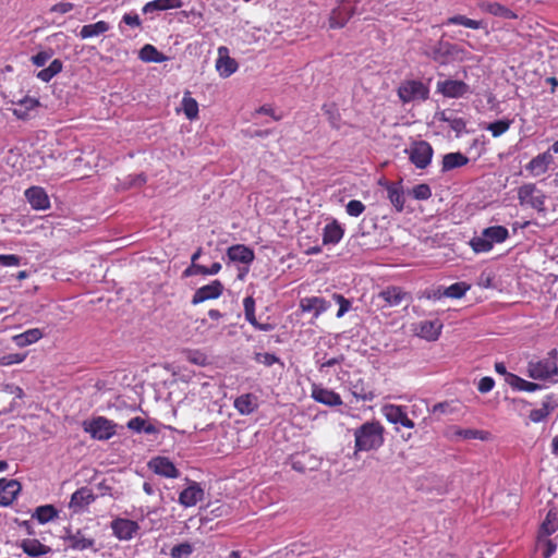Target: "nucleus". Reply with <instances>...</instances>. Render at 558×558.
<instances>
[{
    "instance_id": "nucleus-1",
    "label": "nucleus",
    "mask_w": 558,
    "mask_h": 558,
    "mask_svg": "<svg viewBox=\"0 0 558 558\" xmlns=\"http://www.w3.org/2000/svg\"><path fill=\"white\" fill-rule=\"evenodd\" d=\"M385 427L379 421H368L354 429L355 452L377 450L384 444Z\"/></svg>"
},
{
    "instance_id": "nucleus-2",
    "label": "nucleus",
    "mask_w": 558,
    "mask_h": 558,
    "mask_svg": "<svg viewBox=\"0 0 558 558\" xmlns=\"http://www.w3.org/2000/svg\"><path fill=\"white\" fill-rule=\"evenodd\" d=\"M509 238V231L504 226L485 228L480 235L473 236L469 244L474 253H488L495 244L504 243Z\"/></svg>"
},
{
    "instance_id": "nucleus-3",
    "label": "nucleus",
    "mask_w": 558,
    "mask_h": 558,
    "mask_svg": "<svg viewBox=\"0 0 558 558\" xmlns=\"http://www.w3.org/2000/svg\"><path fill=\"white\" fill-rule=\"evenodd\" d=\"M82 426L85 433L97 440H108L118 435L119 429H123V426L117 424L114 421L100 415L85 420Z\"/></svg>"
},
{
    "instance_id": "nucleus-4",
    "label": "nucleus",
    "mask_w": 558,
    "mask_h": 558,
    "mask_svg": "<svg viewBox=\"0 0 558 558\" xmlns=\"http://www.w3.org/2000/svg\"><path fill=\"white\" fill-rule=\"evenodd\" d=\"M469 57L470 52L462 46L444 40L438 41L430 53V58L440 64L451 61L462 62L469 60Z\"/></svg>"
},
{
    "instance_id": "nucleus-5",
    "label": "nucleus",
    "mask_w": 558,
    "mask_h": 558,
    "mask_svg": "<svg viewBox=\"0 0 558 558\" xmlns=\"http://www.w3.org/2000/svg\"><path fill=\"white\" fill-rule=\"evenodd\" d=\"M518 199L521 207H529L538 213L546 211V195L535 183H524L519 186Z\"/></svg>"
},
{
    "instance_id": "nucleus-6",
    "label": "nucleus",
    "mask_w": 558,
    "mask_h": 558,
    "mask_svg": "<svg viewBox=\"0 0 558 558\" xmlns=\"http://www.w3.org/2000/svg\"><path fill=\"white\" fill-rule=\"evenodd\" d=\"M527 373L531 378L537 380H545L558 375L556 350H553L548 357L536 362L531 361L527 365Z\"/></svg>"
},
{
    "instance_id": "nucleus-7",
    "label": "nucleus",
    "mask_w": 558,
    "mask_h": 558,
    "mask_svg": "<svg viewBox=\"0 0 558 558\" xmlns=\"http://www.w3.org/2000/svg\"><path fill=\"white\" fill-rule=\"evenodd\" d=\"M404 153L417 169H425L432 162L434 149L426 141H415L404 150Z\"/></svg>"
},
{
    "instance_id": "nucleus-8",
    "label": "nucleus",
    "mask_w": 558,
    "mask_h": 558,
    "mask_svg": "<svg viewBox=\"0 0 558 558\" xmlns=\"http://www.w3.org/2000/svg\"><path fill=\"white\" fill-rule=\"evenodd\" d=\"M380 308L399 306L403 301H410L411 295L402 288L389 286L379 291L375 298Z\"/></svg>"
},
{
    "instance_id": "nucleus-9",
    "label": "nucleus",
    "mask_w": 558,
    "mask_h": 558,
    "mask_svg": "<svg viewBox=\"0 0 558 558\" xmlns=\"http://www.w3.org/2000/svg\"><path fill=\"white\" fill-rule=\"evenodd\" d=\"M429 89L425 84L417 80H408L398 87V96L402 102H411L416 99L426 100Z\"/></svg>"
},
{
    "instance_id": "nucleus-10",
    "label": "nucleus",
    "mask_w": 558,
    "mask_h": 558,
    "mask_svg": "<svg viewBox=\"0 0 558 558\" xmlns=\"http://www.w3.org/2000/svg\"><path fill=\"white\" fill-rule=\"evenodd\" d=\"M7 104H11L14 106L13 108H9L12 111L13 116L19 120H29L33 117V112L40 107V101L36 97H31L28 95L20 98V99H10Z\"/></svg>"
},
{
    "instance_id": "nucleus-11",
    "label": "nucleus",
    "mask_w": 558,
    "mask_h": 558,
    "mask_svg": "<svg viewBox=\"0 0 558 558\" xmlns=\"http://www.w3.org/2000/svg\"><path fill=\"white\" fill-rule=\"evenodd\" d=\"M349 389L357 401H372L375 398L371 385L359 372L354 373L349 380Z\"/></svg>"
},
{
    "instance_id": "nucleus-12",
    "label": "nucleus",
    "mask_w": 558,
    "mask_h": 558,
    "mask_svg": "<svg viewBox=\"0 0 558 558\" xmlns=\"http://www.w3.org/2000/svg\"><path fill=\"white\" fill-rule=\"evenodd\" d=\"M554 163V156L551 154V151L549 150V148L544 151V153H541L538 155H536L535 157H533L530 162H527L525 165V170L526 172L529 173V175L531 177H541L543 174H545L550 165Z\"/></svg>"
},
{
    "instance_id": "nucleus-13",
    "label": "nucleus",
    "mask_w": 558,
    "mask_h": 558,
    "mask_svg": "<svg viewBox=\"0 0 558 558\" xmlns=\"http://www.w3.org/2000/svg\"><path fill=\"white\" fill-rule=\"evenodd\" d=\"M436 87L437 92L447 98H461L470 90L466 83L458 80L439 81Z\"/></svg>"
},
{
    "instance_id": "nucleus-14",
    "label": "nucleus",
    "mask_w": 558,
    "mask_h": 558,
    "mask_svg": "<svg viewBox=\"0 0 558 558\" xmlns=\"http://www.w3.org/2000/svg\"><path fill=\"white\" fill-rule=\"evenodd\" d=\"M223 292V284L220 280H214L208 284L198 288L193 296L191 303L197 305L208 300L218 299Z\"/></svg>"
},
{
    "instance_id": "nucleus-15",
    "label": "nucleus",
    "mask_w": 558,
    "mask_h": 558,
    "mask_svg": "<svg viewBox=\"0 0 558 558\" xmlns=\"http://www.w3.org/2000/svg\"><path fill=\"white\" fill-rule=\"evenodd\" d=\"M354 13V7L349 3V0H342L341 4L335 8L330 13L329 27L342 28Z\"/></svg>"
},
{
    "instance_id": "nucleus-16",
    "label": "nucleus",
    "mask_w": 558,
    "mask_h": 558,
    "mask_svg": "<svg viewBox=\"0 0 558 558\" xmlns=\"http://www.w3.org/2000/svg\"><path fill=\"white\" fill-rule=\"evenodd\" d=\"M311 397L316 402L328 407H339L342 404V399L338 392L327 389L318 384H312Z\"/></svg>"
},
{
    "instance_id": "nucleus-17",
    "label": "nucleus",
    "mask_w": 558,
    "mask_h": 558,
    "mask_svg": "<svg viewBox=\"0 0 558 558\" xmlns=\"http://www.w3.org/2000/svg\"><path fill=\"white\" fill-rule=\"evenodd\" d=\"M381 412L389 423L400 424L407 428L414 427V422L409 418L402 405L386 404L383 407Z\"/></svg>"
},
{
    "instance_id": "nucleus-18",
    "label": "nucleus",
    "mask_w": 558,
    "mask_h": 558,
    "mask_svg": "<svg viewBox=\"0 0 558 558\" xmlns=\"http://www.w3.org/2000/svg\"><path fill=\"white\" fill-rule=\"evenodd\" d=\"M111 529L116 537L129 541L137 533L140 526L136 521L118 518L111 522Z\"/></svg>"
},
{
    "instance_id": "nucleus-19",
    "label": "nucleus",
    "mask_w": 558,
    "mask_h": 558,
    "mask_svg": "<svg viewBox=\"0 0 558 558\" xmlns=\"http://www.w3.org/2000/svg\"><path fill=\"white\" fill-rule=\"evenodd\" d=\"M25 198L35 210H47L50 208V199L46 191L40 186H31L25 193Z\"/></svg>"
},
{
    "instance_id": "nucleus-20",
    "label": "nucleus",
    "mask_w": 558,
    "mask_h": 558,
    "mask_svg": "<svg viewBox=\"0 0 558 558\" xmlns=\"http://www.w3.org/2000/svg\"><path fill=\"white\" fill-rule=\"evenodd\" d=\"M95 499L96 496L93 494L90 488L82 487L72 494L69 507L73 512H81L88 505L95 501Z\"/></svg>"
},
{
    "instance_id": "nucleus-21",
    "label": "nucleus",
    "mask_w": 558,
    "mask_h": 558,
    "mask_svg": "<svg viewBox=\"0 0 558 558\" xmlns=\"http://www.w3.org/2000/svg\"><path fill=\"white\" fill-rule=\"evenodd\" d=\"M148 465L156 474L170 478H175L179 476V471L167 457L156 456L148 462Z\"/></svg>"
},
{
    "instance_id": "nucleus-22",
    "label": "nucleus",
    "mask_w": 558,
    "mask_h": 558,
    "mask_svg": "<svg viewBox=\"0 0 558 558\" xmlns=\"http://www.w3.org/2000/svg\"><path fill=\"white\" fill-rule=\"evenodd\" d=\"M0 482V506L8 507L21 492V484L16 480L1 478Z\"/></svg>"
},
{
    "instance_id": "nucleus-23",
    "label": "nucleus",
    "mask_w": 558,
    "mask_h": 558,
    "mask_svg": "<svg viewBox=\"0 0 558 558\" xmlns=\"http://www.w3.org/2000/svg\"><path fill=\"white\" fill-rule=\"evenodd\" d=\"M204 489L196 482H192L179 495V502L189 508L195 506L198 501L204 499Z\"/></svg>"
},
{
    "instance_id": "nucleus-24",
    "label": "nucleus",
    "mask_w": 558,
    "mask_h": 558,
    "mask_svg": "<svg viewBox=\"0 0 558 558\" xmlns=\"http://www.w3.org/2000/svg\"><path fill=\"white\" fill-rule=\"evenodd\" d=\"M330 307V303L324 298L306 296L300 300V308L303 313L313 312L314 317H318Z\"/></svg>"
},
{
    "instance_id": "nucleus-25",
    "label": "nucleus",
    "mask_w": 558,
    "mask_h": 558,
    "mask_svg": "<svg viewBox=\"0 0 558 558\" xmlns=\"http://www.w3.org/2000/svg\"><path fill=\"white\" fill-rule=\"evenodd\" d=\"M216 69L222 77H229L238 70V63L229 57L227 47H219Z\"/></svg>"
},
{
    "instance_id": "nucleus-26",
    "label": "nucleus",
    "mask_w": 558,
    "mask_h": 558,
    "mask_svg": "<svg viewBox=\"0 0 558 558\" xmlns=\"http://www.w3.org/2000/svg\"><path fill=\"white\" fill-rule=\"evenodd\" d=\"M291 466L299 473L315 471L319 468L322 459L318 456H291Z\"/></svg>"
},
{
    "instance_id": "nucleus-27",
    "label": "nucleus",
    "mask_w": 558,
    "mask_h": 558,
    "mask_svg": "<svg viewBox=\"0 0 558 558\" xmlns=\"http://www.w3.org/2000/svg\"><path fill=\"white\" fill-rule=\"evenodd\" d=\"M451 437L462 440L480 439L482 441H488L492 440L493 435L484 429L460 428L454 426L451 428Z\"/></svg>"
},
{
    "instance_id": "nucleus-28",
    "label": "nucleus",
    "mask_w": 558,
    "mask_h": 558,
    "mask_svg": "<svg viewBox=\"0 0 558 558\" xmlns=\"http://www.w3.org/2000/svg\"><path fill=\"white\" fill-rule=\"evenodd\" d=\"M442 329V324L438 320H423L416 327V333L418 337L428 341H435L439 338Z\"/></svg>"
},
{
    "instance_id": "nucleus-29",
    "label": "nucleus",
    "mask_w": 558,
    "mask_h": 558,
    "mask_svg": "<svg viewBox=\"0 0 558 558\" xmlns=\"http://www.w3.org/2000/svg\"><path fill=\"white\" fill-rule=\"evenodd\" d=\"M245 319L257 330L270 331L274 325L269 323H259L255 316V300L253 296H246L243 300Z\"/></svg>"
},
{
    "instance_id": "nucleus-30",
    "label": "nucleus",
    "mask_w": 558,
    "mask_h": 558,
    "mask_svg": "<svg viewBox=\"0 0 558 558\" xmlns=\"http://www.w3.org/2000/svg\"><path fill=\"white\" fill-rule=\"evenodd\" d=\"M478 8L482 12L492 14L494 16L504 17L507 20H514L518 15L509 8L500 4L499 2L481 1Z\"/></svg>"
},
{
    "instance_id": "nucleus-31",
    "label": "nucleus",
    "mask_w": 558,
    "mask_h": 558,
    "mask_svg": "<svg viewBox=\"0 0 558 558\" xmlns=\"http://www.w3.org/2000/svg\"><path fill=\"white\" fill-rule=\"evenodd\" d=\"M344 235V229L342 226L333 219L331 222L327 223L323 229V244H338Z\"/></svg>"
},
{
    "instance_id": "nucleus-32",
    "label": "nucleus",
    "mask_w": 558,
    "mask_h": 558,
    "mask_svg": "<svg viewBox=\"0 0 558 558\" xmlns=\"http://www.w3.org/2000/svg\"><path fill=\"white\" fill-rule=\"evenodd\" d=\"M227 255L230 260L240 262L243 264H251L255 258L254 251L243 244H235L230 246L227 251Z\"/></svg>"
},
{
    "instance_id": "nucleus-33",
    "label": "nucleus",
    "mask_w": 558,
    "mask_h": 558,
    "mask_svg": "<svg viewBox=\"0 0 558 558\" xmlns=\"http://www.w3.org/2000/svg\"><path fill=\"white\" fill-rule=\"evenodd\" d=\"M385 186H386L388 198H389L390 203L392 204V206L396 208V210L398 213H401L404 208V203H405L404 192H403V187H402L401 183L387 182L385 184Z\"/></svg>"
},
{
    "instance_id": "nucleus-34",
    "label": "nucleus",
    "mask_w": 558,
    "mask_h": 558,
    "mask_svg": "<svg viewBox=\"0 0 558 558\" xmlns=\"http://www.w3.org/2000/svg\"><path fill=\"white\" fill-rule=\"evenodd\" d=\"M20 547L29 557H40L51 551V548L44 545L36 538H26L20 543Z\"/></svg>"
},
{
    "instance_id": "nucleus-35",
    "label": "nucleus",
    "mask_w": 558,
    "mask_h": 558,
    "mask_svg": "<svg viewBox=\"0 0 558 558\" xmlns=\"http://www.w3.org/2000/svg\"><path fill=\"white\" fill-rule=\"evenodd\" d=\"M257 398L253 393H244L234 400V408L242 414H252L257 409Z\"/></svg>"
},
{
    "instance_id": "nucleus-36",
    "label": "nucleus",
    "mask_w": 558,
    "mask_h": 558,
    "mask_svg": "<svg viewBox=\"0 0 558 558\" xmlns=\"http://www.w3.org/2000/svg\"><path fill=\"white\" fill-rule=\"evenodd\" d=\"M44 337V332L39 328L27 329L26 331L15 335L13 341L20 348L31 345Z\"/></svg>"
},
{
    "instance_id": "nucleus-37",
    "label": "nucleus",
    "mask_w": 558,
    "mask_h": 558,
    "mask_svg": "<svg viewBox=\"0 0 558 558\" xmlns=\"http://www.w3.org/2000/svg\"><path fill=\"white\" fill-rule=\"evenodd\" d=\"M126 426L129 429H131L134 433H145L147 435H153L158 433L157 427L150 423L149 421H146L145 418L141 416L132 417Z\"/></svg>"
},
{
    "instance_id": "nucleus-38",
    "label": "nucleus",
    "mask_w": 558,
    "mask_h": 558,
    "mask_svg": "<svg viewBox=\"0 0 558 558\" xmlns=\"http://www.w3.org/2000/svg\"><path fill=\"white\" fill-rule=\"evenodd\" d=\"M110 29V25L106 21H98L94 24H87L82 26L80 31V37L82 39H87L92 37H97L99 35L105 34Z\"/></svg>"
},
{
    "instance_id": "nucleus-39",
    "label": "nucleus",
    "mask_w": 558,
    "mask_h": 558,
    "mask_svg": "<svg viewBox=\"0 0 558 558\" xmlns=\"http://www.w3.org/2000/svg\"><path fill=\"white\" fill-rule=\"evenodd\" d=\"M183 5L182 0H153L143 7L144 13L153 11H166L170 9H180Z\"/></svg>"
},
{
    "instance_id": "nucleus-40",
    "label": "nucleus",
    "mask_w": 558,
    "mask_h": 558,
    "mask_svg": "<svg viewBox=\"0 0 558 558\" xmlns=\"http://www.w3.org/2000/svg\"><path fill=\"white\" fill-rule=\"evenodd\" d=\"M506 383L513 389L519 391L534 392L541 389V385L532 381H527L515 374L508 375Z\"/></svg>"
},
{
    "instance_id": "nucleus-41",
    "label": "nucleus",
    "mask_w": 558,
    "mask_h": 558,
    "mask_svg": "<svg viewBox=\"0 0 558 558\" xmlns=\"http://www.w3.org/2000/svg\"><path fill=\"white\" fill-rule=\"evenodd\" d=\"M191 95L192 94L190 90L184 92V95H183V98L181 101V107H182L183 113L186 117V119H189L190 121H193L198 118L199 110H198V102Z\"/></svg>"
},
{
    "instance_id": "nucleus-42",
    "label": "nucleus",
    "mask_w": 558,
    "mask_h": 558,
    "mask_svg": "<svg viewBox=\"0 0 558 558\" xmlns=\"http://www.w3.org/2000/svg\"><path fill=\"white\" fill-rule=\"evenodd\" d=\"M70 542V547L75 550H84L94 546L95 541L93 538H86L84 535L77 531L76 533H72L71 531H66V536L64 537Z\"/></svg>"
},
{
    "instance_id": "nucleus-43",
    "label": "nucleus",
    "mask_w": 558,
    "mask_h": 558,
    "mask_svg": "<svg viewBox=\"0 0 558 558\" xmlns=\"http://www.w3.org/2000/svg\"><path fill=\"white\" fill-rule=\"evenodd\" d=\"M469 158L460 151L446 154L442 158V171H449L465 166Z\"/></svg>"
},
{
    "instance_id": "nucleus-44",
    "label": "nucleus",
    "mask_w": 558,
    "mask_h": 558,
    "mask_svg": "<svg viewBox=\"0 0 558 558\" xmlns=\"http://www.w3.org/2000/svg\"><path fill=\"white\" fill-rule=\"evenodd\" d=\"M58 517V510L52 505L39 506L32 514L40 524H46Z\"/></svg>"
},
{
    "instance_id": "nucleus-45",
    "label": "nucleus",
    "mask_w": 558,
    "mask_h": 558,
    "mask_svg": "<svg viewBox=\"0 0 558 558\" xmlns=\"http://www.w3.org/2000/svg\"><path fill=\"white\" fill-rule=\"evenodd\" d=\"M140 59L144 62L161 63L167 60V57L155 46L147 44L140 50Z\"/></svg>"
},
{
    "instance_id": "nucleus-46",
    "label": "nucleus",
    "mask_w": 558,
    "mask_h": 558,
    "mask_svg": "<svg viewBox=\"0 0 558 558\" xmlns=\"http://www.w3.org/2000/svg\"><path fill=\"white\" fill-rule=\"evenodd\" d=\"M63 69V63L61 60L59 59H54L47 68L40 70L38 73H37V77L45 82V83H48L49 81H51L57 74H59Z\"/></svg>"
},
{
    "instance_id": "nucleus-47",
    "label": "nucleus",
    "mask_w": 558,
    "mask_h": 558,
    "mask_svg": "<svg viewBox=\"0 0 558 558\" xmlns=\"http://www.w3.org/2000/svg\"><path fill=\"white\" fill-rule=\"evenodd\" d=\"M220 270H221V264L216 262V263H213L209 267H206L204 265L190 266L184 271V274L186 276H192V275L210 276V275L218 274Z\"/></svg>"
},
{
    "instance_id": "nucleus-48",
    "label": "nucleus",
    "mask_w": 558,
    "mask_h": 558,
    "mask_svg": "<svg viewBox=\"0 0 558 558\" xmlns=\"http://www.w3.org/2000/svg\"><path fill=\"white\" fill-rule=\"evenodd\" d=\"M541 530L545 535H551L558 530V511L550 509L544 522L541 525Z\"/></svg>"
},
{
    "instance_id": "nucleus-49",
    "label": "nucleus",
    "mask_w": 558,
    "mask_h": 558,
    "mask_svg": "<svg viewBox=\"0 0 558 558\" xmlns=\"http://www.w3.org/2000/svg\"><path fill=\"white\" fill-rule=\"evenodd\" d=\"M445 25H462L471 29H478L482 27V22L459 14L447 19Z\"/></svg>"
},
{
    "instance_id": "nucleus-50",
    "label": "nucleus",
    "mask_w": 558,
    "mask_h": 558,
    "mask_svg": "<svg viewBox=\"0 0 558 558\" xmlns=\"http://www.w3.org/2000/svg\"><path fill=\"white\" fill-rule=\"evenodd\" d=\"M512 122L510 119L497 120L487 124L486 130L492 133L493 137H499L510 129Z\"/></svg>"
},
{
    "instance_id": "nucleus-51",
    "label": "nucleus",
    "mask_w": 558,
    "mask_h": 558,
    "mask_svg": "<svg viewBox=\"0 0 558 558\" xmlns=\"http://www.w3.org/2000/svg\"><path fill=\"white\" fill-rule=\"evenodd\" d=\"M441 120L447 122L451 130H453L459 136L461 133L466 131V121L460 117H448L442 113Z\"/></svg>"
},
{
    "instance_id": "nucleus-52",
    "label": "nucleus",
    "mask_w": 558,
    "mask_h": 558,
    "mask_svg": "<svg viewBox=\"0 0 558 558\" xmlns=\"http://www.w3.org/2000/svg\"><path fill=\"white\" fill-rule=\"evenodd\" d=\"M469 286L464 282H456L444 289L442 294L451 299H461L468 291Z\"/></svg>"
},
{
    "instance_id": "nucleus-53",
    "label": "nucleus",
    "mask_w": 558,
    "mask_h": 558,
    "mask_svg": "<svg viewBox=\"0 0 558 558\" xmlns=\"http://www.w3.org/2000/svg\"><path fill=\"white\" fill-rule=\"evenodd\" d=\"M193 553V546L189 542L180 543L172 547L171 558H189Z\"/></svg>"
},
{
    "instance_id": "nucleus-54",
    "label": "nucleus",
    "mask_w": 558,
    "mask_h": 558,
    "mask_svg": "<svg viewBox=\"0 0 558 558\" xmlns=\"http://www.w3.org/2000/svg\"><path fill=\"white\" fill-rule=\"evenodd\" d=\"M323 110H324L325 114L328 117V121H329L331 128L339 130L341 117H340V113L338 112L336 106L335 105H330V106L325 105L323 107Z\"/></svg>"
},
{
    "instance_id": "nucleus-55",
    "label": "nucleus",
    "mask_w": 558,
    "mask_h": 558,
    "mask_svg": "<svg viewBox=\"0 0 558 558\" xmlns=\"http://www.w3.org/2000/svg\"><path fill=\"white\" fill-rule=\"evenodd\" d=\"M26 353H9L0 356V366H10L25 361Z\"/></svg>"
},
{
    "instance_id": "nucleus-56",
    "label": "nucleus",
    "mask_w": 558,
    "mask_h": 558,
    "mask_svg": "<svg viewBox=\"0 0 558 558\" xmlns=\"http://www.w3.org/2000/svg\"><path fill=\"white\" fill-rule=\"evenodd\" d=\"M411 194L415 199L425 201L432 196V190L428 184L422 183L415 185L412 189Z\"/></svg>"
},
{
    "instance_id": "nucleus-57",
    "label": "nucleus",
    "mask_w": 558,
    "mask_h": 558,
    "mask_svg": "<svg viewBox=\"0 0 558 558\" xmlns=\"http://www.w3.org/2000/svg\"><path fill=\"white\" fill-rule=\"evenodd\" d=\"M365 210V205L357 199L350 201L345 206V211L351 217H359Z\"/></svg>"
},
{
    "instance_id": "nucleus-58",
    "label": "nucleus",
    "mask_w": 558,
    "mask_h": 558,
    "mask_svg": "<svg viewBox=\"0 0 558 558\" xmlns=\"http://www.w3.org/2000/svg\"><path fill=\"white\" fill-rule=\"evenodd\" d=\"M549 415L548 404H543L539 409H534L530 412V420L534 423L544 421Z\"/></svg>"
},
{
    "instance_id": "nucleus-59",
    "label": "nucleus",
    "mask_w": 558,
    "mask_h": 558,
    "mask_svg": "<svg viewBox=\"0 0 558 558\" xmlns=\"http://www.w3.org/2000/svg\"><path fill=\"white\" fill-rule=\"evenodd\" d=\"M74 9V4L68 1H61L53 4L50 9L53 13L65 14Z\"/></svg>"
},
{
    "instance_id": "nucleus-60",
    "label": "nucleus",
    "mask_w": 558,
    "mask_h": 558,
    "mask_svg": "<svg viewBox=\"0 0 558 558\" xmlns=\"http://www.w3.org/2000/svg\"><path fill=\"white\" fill-rule=\"evenodd\" d=\"M187 360L196 365H205L207 363V357L205 354H203L199 351H189L187 353Z\"/></svg>"
},
{
    "instance_id": "nucleus-61",
    "label": "nucleus",
    "mask_w": 558,
    "mask_h": 558,
    "mask_svg": "<svg viewBox=\"0 0 558 558\" xmlns=\"http://www.w3.org/2000/svg\"><path fill=\"white\" fill-rule=\"evenodd\" d=\"M333 296L339 304L337 317L340 318L344 315V313H347L349 311L351 304H350L349 300H347L341 294H335Z\"/></svg>"
},
{
    "instance_id": "nucleus-62",
    "label": "nucleus",
    "mask_w": 558,
    "mask_h": 558,
    "mask_svg": "<svg viewBox=\"0 0 558 558\" xmlns=\"http://www.w3.org/2000/svg\"><path fill=\"white\" fill-rule=\"evenodd\" d=\"M541 547H542V550H543V557L544 558H549L553 556V554L556 551L557 549V545L551 541V539H544L542 543H541Z\"/></svg>"
},
{
    "instance_id": "nucleus-63",
    "label": "nucleus",
    "mask_w": 558,
    "mask_h": 558,
    "mask_svg": "<svg viewBox=\"0 0 558 558\" xmlns=\"http://www.w3.org/2000/svg\"><path fill=\"white\" fill-rule=\"evenodd\" d=\"M494 379L492 377L486 376L478 381L477 389L482 393H487L494 388Z\"/></svg>"
},
{
    "instance_id": "nucleus-64",
    "label": "nucleus",
    "mask_w": 558,
    "mask_h": 558,
    "mask_svg": "<svg viewBox=\"0 0 558 558\" xmlns=\"http://www.w3.org/2000/svg\"><path fill=\"white\" fill-rule=\"evenodd\" d=\"M50 58L51 53L47 51H40L32 57V62L36 66H44Z\"/></svg>"
}]
</instances>
